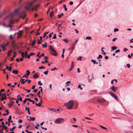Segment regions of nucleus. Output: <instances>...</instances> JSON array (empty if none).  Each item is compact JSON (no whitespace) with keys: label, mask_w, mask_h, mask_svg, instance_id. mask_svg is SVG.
<instances>
[{"label":"nucleus","mask_w":133,"mask_h":133,"mask_svg":"<svg viewBox=\"0 0 133 133\" xmlns=\"http://www.w3.org/2000/svg\"><path fill=\"white\" fill-rule=\"evenodd\" d=\"M38 75L37 74H35L33 76L34 78H36L38 77Z\"/></svg>","instance_id":"16"},{"label":"nucleus","mask_w":133,"mask_h":133,"mask_svg":"<svg viewBox=\"0 0 133 133\" xmlns=\"http://www.w3.org/2000/svg\"><path fill=\"white\" fill-rule=\"evenodd\" d=\"M12 105H13V104H12L9 103V104H8V105L9 106V108H10L12 106Z\"/></svg>","instance_id":"41"},{"label":"nucleus","mask_w":133,"mask_h":133,"mask_svg":"<svg viewBox=\"0 0 133 133\" xmlns=\"http://www.w3.org/2000/svg\"><path fill=\"white\" fill-rule=\"evenodd\" d=\"M54 13V12L53 11H52L51 12H50V17H53V13Z\"/></svg>","instance_id":"17"},{"label":"nucleus","mask_w":133,"mask_h":133,"mask_svg":"<svg viewBox=\"0 0 133 133\" xmlns=\"http://www.w3.org/2000/svg\"><path fill=\"white\" fill-rule=\"evenodd\" d=\"M109 93L112 97H114L116 100H117L118 97L114 94L110 92Z\"/></svg>","instance_id":"6"},{"label":"nucleus","mask_w":133,"mask_h":133,"mask_svg":"<svg viewBox=\"0 0 133 133\" xmlns=\"http://www.w3.org/2000/svg\"><path fill=\"white\" fill-rule=\"evenodd\" d=\"M1 123L2 124V125H1V126H2V127H3L4 126H5V125L4 124V123L3 122H1Z\"/></svg>","instance_id":"56"},{"label":"nucleus","mask_w":133,"mask_h":133,"mask_svg":"<svg viewBox=\"0 0 133 133\" xmlns=\"http://www.w3.org/2000/svg\"><path fill=\"white\" fill-rule=\"evenodd\" d=\"M63 40L65 43H67L68 42V40L66 39H63Z\"/></svg>","instance_id":"21"},{"label":"nucleus","mask_w":133,"mask_h":133,"mask_svg":"<svg viewBox=\"0 0 133 133\" xmlns=\"http://www.w3.org/2000/svg\"><path fill=\"white\" fill-rule=\"evenodd\" d=\"M111 89L114 92H115L116 89H115V87L113 85L110 87Z\"/></svg>","instance_id":"12"},{"label":"nucleus","mask_w":133,"mask_h":133,"mask_svg":"<svg viewBox=\"0 0 133 133\" xmlns=\"http://www.w3.org/2000/svg\"><path fill=\"white\" fill-rule=\"evenodd\" d=\"M34 54H35L33 52H31L30 54L29 55H30V56H31L32 55H34Z\"/></svg>","instance_id":"53"},{"label":"nucleus","mask_w":133,"mask_h":133,"mask_svg":"<svg viewBox=\"0 0 133 133\" xmlns=\"http://www.w3.org/2000/svg\"><path fill=\"white\" fill-rule=\"evenodd\" d=\"M49 110L53 112H56V110L54 109H49Z\"/></svg>","instance_id":"27"},{"label":"nucleus","mask_w":133,"mask_h":133,"mask_svg":"<svg viewBox=\"0 0 133 133\" xmlns=\"http://www.w3.org/2000/svg\"><path fill=\"white\" fill-rule=\"evenodd\" d=\"M27 75H26V74L24 75L22 77V78H23L24 77H25L26 78H28V76H26Z\"/></svg>","instance_id":"42"},{"label":"nucleus","mask_w":133,"mask_h":133,"mask_svg":"<svg viewBox=\"0 0 133 133\" xmlns=\"http://www.w3.org/2000/svg\"><path fill=\"white\" fill-rule=\"evenodd\" d=\"M35 104L37 106L40 107L41 106V103H39L38 104H37V103H36Z\"/></svg>","instance_id":"24"},{"label":"nucleus","mask_w":133,"mask_h":133,"mask_svg":"<svg viewBox=\"0 0 133 133\" xmlns=\"http://www.w3.org/2000/svg\"><path fill=\"white\" fill-rule=\"evenodd\" d=\"M37 89H35L33 91V92H36L37 91Z\"/></svg>","instance_id":"64"},{"label":"nucleus","mask_w":133,"mask_h":133,"mask_svg":"<svg viewBox=\"0 0 133 133\" xmlns=\"http://www.w3.org/2000/svg\"><path fill=\"white\" fill-rule=\"evenodd\" d=\"M82 57L81 56H79L77 59V60H79L80 61H81L82 60Z\"/></svg>","instance_id":"40"},{"label":"nucleus","mask_w":133,"mask_h":133,"mask_svg":"<svg viewBox=\"0 0 133 133\" xmlns=\"http://www.w3.org/2000/svg\"><path fill=\"white\" fill-rule=\"evenodd\" d=\"M12 72L14 74H17L18 73V71L17 70H14L12 71Z\"/></svg>","instance_id":"14"},{"label":"nucleus","mask_w":133,"mask_h":133,"mask_svg":"<svg viewBox=\"0 0 133 133\" xmlns=\"http://www.w3.org/2000/svg\"><path fill=\"white\" fill-rule=\"evenodd\" d=\"M2 48V49H3V51H4L5 50V46H4V45H1Z\"/></svg>","instance_id":"28"},{"label":"nucleus","mask_w":133,"mask_h":133,"mask_svg":"<svg viewBox=\"0 0 133 133\" xmlns=\"http://www.w3.org/2000/svg\"><path fill=\"white\" fill-rule=\"evenodd\" d=\"M91 62H93V63L94 64H95L96 63V61L95 60H93V59H92L91 60Z\"/></svg>","instance_id":"44"},{"label":"nucleus","mask_w":133,"mask_h":133,"mask_svg":"<svg viewBox=\"0 0 133 133\" xmlns=\"http://www.w3.org/2000/svg\"><path fill=\"white\" fill-rule=\"evenodd\" d=\"M22 122V119H19L18 121V123H21Z\"/></svg>","instance_id":"49"},{"label":"nucleus","mask_w":133,"mask_h":133,"mask_svg":"<svg viewBox=\"0 0 133 133\" xmlns=\"http://www.w3.org/2000/svg\"><path fill=\"white\" fill-rule=\"evenodd\" d=\"M41 81H38V84L39 85H42V83H41Z\"/></svg>","instance_id":"45"},{"label":"nucleus","mask_w":133,"mask_h":133,"mask_svg":"<svg viewBox=\"0 0 133 133\" xmlns=\"http://www.w3.org/2000/svg\"><path fill=\"white\" fill-rule=\"evenodd\" d=\"M112 50L111 51H112V50H114L116 49L117 48L115 46H113L111 48Z\"/></svg>","instance_id":"15"},{"label":"nucleus","mask_w":133,"mask_h":133,"mask_svg":"<svg viewBox=\"0 0 133 133\" xmlns=\"http://www.w3.org/2000/svg\"><path fill=\"white\" fill-rule=\"evenodd\" d=\"M57 70V69L55 67L54 68H52V69H51V71H54L55 70Z\"/></svg>","instance_id":"46"},{"label":"nucleus","mask_w":133,"mask_h":133,"mask_svg":"<svg viewBox=\"0 0 133 133\" xmlns=\"http://www.w3.org/2000/svg\"><path fill=\"white\" fill-rule=\"evenodd\" d=\"M69 4L70 5H72L73 4V2L72 1H71L69 2Z\"/></svg>","instance_id":"62"},{"label":"nucleus","mask_w":133,"mask_h":133,"mask_svg":"<svg viewBox=\"0 0 133 133\" xmlns=\"http://www.w3.org/2000/svg\"><path fill=\"white\" fill-rule=\"evenodd\" d=\"M72 126L74 127L75 128H77L78 127V126L77 125H72Z\"/></svg>","instance_id":"59"},{"label":"nucleus","mask_w":133,"mask_h":133,"mask_svg":"<svg viewBox=\"0 0 133 133\" xmlns=\"http://www.w3.org/2000/svg\"><path fill=\"white\" fill-rule=\"evenodd\" d=\"M99 126L104 129L107 130V129L105 127L102 125H99Z\"/></svg>","instance_id":"29"},{"label":"nucleus","mask_w":133,"mask_h":133,"mask_svg":"<svg viewBox=\"0 0 133 133\" xmlns=\"http://www.w3.org/2000/svg\"><path fill=\"white\" fill-rule=\"evenodd\" d=\"M48 70H47V71H44L43 72V74H45V75H46L48 74Z\"/></svg>","instance_id":"34"},{"label":"nucleus","mask_w":133,"mask_h":133,"mask_svg":"<svg viewBox=\"0 0 133 133\" xmlns=\"http://www.w3.org/2000/svg\"><path fill=\"white\" fill-rule=\"evenodd\" d=\"M24 52H22L21 53V55L22 56V57L23 58H24L25 57V56H24Z\"/></svg>","instance_id":"35"},{"label":"nucleus","mask_w":133,"mask_h":133,"mask_svg":"<svg viewBox=\"0 0 133 133\" xmlns=\"http://www.w3.org/2000/svg\"><path fill=\"white\" fill-rule=\"evenodd\" d=\"M25 90L28 93H29L30 91V90H27V89H25Z\"/></svg>","instance_id":"57"},{"label":"nucleus","mask_w":133,"mask_h":133,"mask_svg":"<svg viewBox=\"0 0 133 133\" xmlns=\"http://www.w3.org/2000/svg\"><path fill=\"white\" fill-rule=\"evenodd\" d=\"M25 57L26 58V56L28 55V52L26 51H25Z\"/></svg>","instance_id":"47"},{"label":"nucleus","mask_w":133,"mask_h":133,"mask_svg":"<svg viewBox=\"0 0 133 133\" xmlns=\"http://www.w3.org/2000/svg\"><path fill=\"white\" fill-rule=\"evenodd\" d=\"M26 72L27 73H26V75H27V76H28L30 75V72L29 71V70H27L26 71Z\"/></svg>","instance_id":"22"},{"label":"nucleus","mask_w":133,"mask_h":133,"mask_svg":"<svg viewBox=\"0 0 133 133\" xmlns=\"http://www.w3.org/2000/svg\"><path fill=\"white\" fill-rule=\"evenodd\" d=\"M63 15V13H61L60 15H58V18H60Z\"/></svg>","instance_id":"23"},{"label":"nucleus","mask_w":133,"mask_h":133,"mask_svg":"<svg viewBox=\"0 0 133 133\" xmlns=\"http://www.w3.org/2000/svg\"><path fill=\"white\" fill-rule=\"evenodd\" d=\"M63 7L64 8V10L65 11H66L67 10V9L66 7V5L65 4H64L63 5Z\"/></svg>","instance_id":"19"},{"label":"nucleus","mask_w":133,"mask_h":133,"mask_svg":"<svg viewBox=\"0 0 133 133\" xmlns=\"http://www.w3.org/2000/svg\"><path fill=\"white\" fill-rule=\"evenodd\" d=\"M16 128V126H14L10 130V131H12Z\"/></svg>","instance_id":"31"},{"label":"nucleus","mask_w":133,"mask_h":133,"mask_svg":"<svg viewBox=\"0 0 133 133\" xmlns=\"http://www.w3.org/2000/svg\"><path fill=\"white\" fill-rule=\"evenodd\" d=\"M22 34V31L21 30L20 31L17 33L18 36H17V38H19L21 36Z\"/></svg>","instance_id":"9"},{"label":"nucleus","mask_w":133,"mask_h":133,"mask_svg":"<svg viewBox=\"0 0 133 133\" xmlns=\"http://www.w3.org/2000/svg\"><path fill=\"white\" fill-rule=\"evenodd\" d=\"M49 33V32H45L44 33V35L43 36V37L45 38L46 36V35Z\"/></svg>","instance_id":"26"},{"label":"nucleus","mask_w":133,"mask_h":133,"mask_svg":"<svg viewBox=\"0 0 133 133\" xmlns=\"http://www.w3.org/2000/svg\"><path fill=\"white\" fill-rule=\"evenodd\" d=\"M37 40L38 41V42L37 43L38 44H39L41 43V42L39 40V39H37Z\"/></svg>","instance_id":"51"},{"label":"nucleus","mask_w":133,"mask_h":133,"mask_svg":"<svg viewBox=\"0 0 133 133\" xmlns=\"http://www.w3.org/2000/svg\"><path fill=\"white\" fill-rule=\"evenodd\" d=\"M3 129H4L5 130H7V127L6 126H4V127H3Z\"/></svg>","instance_id":"50"},{"label":"nucleus","mask_w":133,"mask_h":133,"mask_svg":"<svg viewBox=\"0 0 133 133\" xmlns=\"http://www.w3.org/2000/svg\"><path fill=\"white\" fill-rule=\"evenodd\" d=\"M74 66V62L73 61H72L71 63V66L70 67V69H69V70L70 71H71L72 70V69L73 68V67Z\"/></svg>","instance_id":"11"},{"label":"nucleus","mask_w":133,"mask_h":133,"mask_svg":"<svg viewBox=\"0 0 133 133\" xmlns=\"http://www.w3.org/2000/svg\"><path fill=\"white\" fill-rule=\"evenodd\" d=\"M5 91V90L4 89H2L1 90V91H0V92L2 93V92Z\"/></svg>","instance_id":"48"},{"label":"nucleus","mask_w":133,"mask_h":133,"mask_svg":"<svg viewBox=\"0 0 133 133\" xmlns=\"http://www.w3.org/2000/svg\"><path fill=\"white\" fill-rule=\"evenodd\" d=\"M39 88L40 89V91H41V92H42V91H43V89L42 88V87L41 86H39Z\"/></svg>","instance_id":"54"},{"label":"nucleus","mask_w":133,"mask_h":133,"mask_svg":"<svg viewBox=\"0 0 133 133\" xmlns=\"http://www.w3.org/2000/svg\"><path fill=\"white\" fill-rule=\"evenodd\" d=\"M120 51V50H117L115 51V53H117V52H119Z\"/></svg>","instance_id":"61"},{"label":"nucleus","mask_w":133,"mask_h":133,"mask_svg":"<svg viewBox=\"0 0 133 133\" xmlns=\"http://www.w3.org/2000/svg\"><path fill=\"white\" fill-rule=\"evenodd\" d=\"M49 49L51 50V51H54V49L53 48V47L51 45H49Z\"/></svg>","instance_id":"13"},{"label":"nucleus","mask_w":133,"mask_h":133,"mask_svg":"<svg viewBox=\"0 0 133 133\" xmlns=\"http://www.w3.org/2000/svg\"><path fill=\"white\" fill-rule=\"evenodd\" d=\"M29 118L31 121H34L35 119V118L34 117H31V116H30Z\"/></svg>","instance_id":"18"},{"label":"nucleus","mask_w":133,"mask_h":133,"mask_svg":"<svg viewBox=\"0 0 133 133\" xmlns=\"http://www.w3.org/2000/svg\"><path fill=\"white\" fill-rule=\"evenodd\" d=\"M75 46V44H73V45L72 47H70V48H69V51L71 49V52H70V54H72V52H73V50Z\"/></svg>","instance_id":"10"},{"label":"nucleus","mask_w":133,"mask_h":133,"mask_svg":"<svg viewBox=\"0 0 133 133\" xmlns=\"http://www.w3.org/2000/svg\"><path fill=\"white\" fill-rule=\"evenodd\" d=\"M81 85L80 84H79L78 86V88H80V89L81 90H82L83 88H82L81 87Z\"/></svg>","instance_id":"38"},{"label":"nucleus","mask_w":133,"mask_h":133,"mask_svg":"<svg viewBox=\"0 0 133 133\" xmlns=\"http://www.w3.org/2000/svg\"><path fill=\"white\" fill-rule=\"evenodd\" d=\"M128 50V49L126 48H124L123 49V51L124 52H126V51H127Z\"/></svg>","instance_id":"60"},{"label":"nucleus","mask_w":133,"mask_h":133,"mask_svg":"<svg viewBox=\"0 0 133 133\" xmlns=\"http://www.w3.org/2000/svg\"><path fill=\"white\" fill-rule=\"evenodd\" d=\"M127 66L128 68H130V65L129 64H127Z\"/></svg>","instance_id":"55"},{"label":"nucleus","mask_w":133,"mask_h":133,"mask_svg":"<svg viewBox=\"0 0 133 133\" xmlns=\"http://www.w3.org/2000/svg\"><path fill=\"white\" fill-rule=\"evenodd\" d=\"M54 51H51L52 52L50 53L51 54L54 56H57L58 54L57 52L54 49Z\"/></svg>","instance_id":"8"},{"label":"nucleus","mask_w":133,"mask_h":133,"mask_svg":"<svg viewBox=\"0 0 133 133\" xmlns=\"http://www.w3.org/2000/svg\"><path fill=\"white\" fill-rule=\"evenodd\" d=\"M97 102L101 103H104L106 101V100L103 98L101 99H97Z\"/></svg>","instance_id":"7"},{"label":"nucleus","mask_w":133,"mask_h":133,"mask_svg":"<svg viewBox=\"0 0 133 133\" xmlns=\"http://www.w3.org/2000/svg\"><path fill=\"white\" fill-rule=\"evenodd\" d=\"M36 1V0H34L30 3H29V4L28 6L26 7V9L29 10H31V7L32 6V4Z\"/></svg>","instance_id":"4"},{"label":"nucleus","mask_w":133,"mask_h":133,"mask_svg":"<svg viewBox=\"0 0 133 133\" xmlns=\"http://www.w3.org/2000/svg\"><path fill=\"white\" fill-rule=\"evenodd\" d=\"M21 14L20 17H22L24 19L26 16V15L25 14V12L24 11H22L21 12H20Z\"/></svg>","instance_id":"5"},{"label":"nucleus","mask_w":133,"mask_h":133,"mask_svg":"<svg viewBox=\"0 0 133 133\" xmlns=\"http://www.w3.org/2000/svg\"><path fill=\"white\" fill-rule=\"evenodd\" d=\"M20 9V8H19L15 10L13 12L10 14V15L11 16H14L17 15L19 13V11Z\"/></svg>","instance_id":"2"},{"label":"nucleus","mask_w":133,"mask_h":133,"mask_svg":"<svg viewBox=\"0 0 133 133\" xmlns=\"http://www.w3.org/2000/svg\"><path fill=\"white\" fill-rule=\"evenodd\" d=\"M78 40V39L76 40L75 41V42H74V44H75V45H76V44L77 43V42Z\"/></svg>","instance_id":"58"},{"label":"nucleus","mask_w":133,"mask_h":133,"mask_svg":"<svg viewBox=\"0 0 133 133\" xmlns=\"http://www.w3.org/2000/svg\"><path fill=\"white\" fill-rule=\"evenodd\" d=\"M118 29L117 28H115L114 30V32H115L116 31H118Z\"/></svg>","instance_id":"43"},{"label":"nucleus","mask_w":133,"mask_h":133,"mask_svg":"<svg viewBox=\"0 0 133 133\" xmlns=\"http://www.w3.org/2000/svg\"><path fill=\"white\" fill-rule=\"evenodd\" d=\"M64 121V119L62 118H59L57 119L55 121V123L58 124L62 123Z\"/></svg>","instance_id":"3"},{"label":"nucleus","mask_w":133,"mask_h":133,"mask_svg":"<svg viewBox=\"0 0 133 133\" xmlns=\"http://www.w3.org/2000/svg\"><path fill=\"white\" fill-rule=\"evenodd\" d=\"M4 100V98L3 96H2L1 97V100L2 101H3Z\"/></svg>","instance_id":"52"},{"label":"nucleus","mask_w":133,"mask_h":133,"mask_svg":"<svg viewBox=\"0 0 133 133\" xmlns=\"http://www.w3.org/2000/svg\"><path fill=\"white\" fill-rule=\"evenodd\" d=\"M56 38V34H54V36H53V37L52 38V39H55Z\"/></svg>","instance_id":"37"},{"label":"nucleus","mask_w":133,"mask_h":133,"mask_svg":"<svg viewBox=\"0 0 133 133\" xmlns=\"http://www.w3.org/2000/svg\"><path fill=\"white\" fill-rule=\"evenodd\" d=\"M5 112H6V115H8L9 114V112L8 110H6L5 111Z\"/></svg>","instance_id":"39"},{"label":"nucleus","mask_w":133,"mask_h":133,"mask_svg":"<svg viewBox=\"0 0 133 133\" xmlns=\"http://www.w3.org/2000/svg\"><path fill=\"white\" fill-rule=\"evenodd\" d=\"M46 44H47V43L46 42L44 44H42V45L43 48H46L47 46Z\"/></svg>","instance_id":"20"},{"label":"nucleus","mask_w":133,"mask_h":133,"mask_svg":"<svg viewBox=\"0 0 133 133\" xmlns=\"http://www.w3.org/2000/svg\"><path fill=\"white\" fill-rule=\"evenodd\" d=\"M17 99L21 101H22V98L21 97H19V98L17 97Z\"/></svg>","instance_id":"25"},{"label":"nucleus","mask_w":133,"mask_h":133,"mask_svg":"<svg viewBox=\"0 0 133 133\" xmlns=\"http://www.w3.org/2000/svg\"><path fill=\"white\" fill-rule=\"evenodd\" d=\"M19 126L18 127V128L19 129L21 128L22 127V125L21 124H19Z\"/></svg>","instance_id":"63"},{"label":"nucleus","mask_w":133,"mask_h":133,"mask_svg":"<svg viewBox=\"0 0 133 133\" xmlns=\"http://www.w3.org/2000/svg\"><path fill=\"white\" fill-rule=\"evenodd\" d=\"M45 68V67L44 66H41L38 68L39 69H44Z\"/></svg>","instance_id":"32"},{"label":"nucleus","mask_w":133,"mask_h":133,"mask_svg":"<svg viewBox=\"0 0 133 133\" xmlns=\"http://www.w3.org/2000/svg\"><path fill=\"white\" fill-rule=\"evenodd\" d=\"M11 51H12L11 50H10L8 51L7 55L9 57L10 56V52H11Z\"/></svg>","instance_id":"30"},{"label":"nucleus","mask_w":133,"mask_h":133,"mask_svg":"<svg viewBox=\"0 0 133 133\" xmlns=\"http://www.w3.org/2000/svg\"><path fill=\"white\" fill-rule=\"evenodd\" d=\"M74 101L73 100H70L66 103V107L68 109H71L74 106Z\"/></svg>","instance_id":"1"},{"label":"nucleus","mask_w":133,"mask_h":133,"mask_svg":"<svg viewBox=\"0 0 133 133\" xmlns=\"http://www.w3.org/2000/svg\"><path fill=\"white\" fill-rule=\"evenodd\" d=\"M36 41L35 40H34L33 42H32V45H33V46H34L35 45V43H36Z\"/></svg>","instance_id":"33"},{"label":"nucleus","mask_w":133,"mask_h":133,"mask_svg":"<svg viewBox=\"0 0 133 133\" xmlns=\"http://www.w3.org/2000/svg\"><path fill=\"white\" fill-rule=\"evenodd\" d=\"M91 38V37L90 36H87L86 37L85 39H88L90 40Z\"/></svg>","instance_id":"36"}]
</instances>
